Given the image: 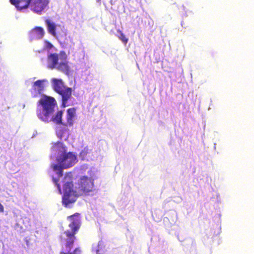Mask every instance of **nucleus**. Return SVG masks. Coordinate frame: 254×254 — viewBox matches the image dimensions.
Here are the masks:
<instances>
[{
  "label": "nucleus",
  "instance_id": "aec40b11",
  "mask_svg": "<svg viewBox=\"0 0 254 254\" xmlns=\"http://www.w3.org/2000/svg\"><path fill=\"white\" fill-rule=\"evenodd\" d=\"M46 45H47V47L49 49H51L53 47V45L49 42H47Z\"/></svg>",
  "mask_w": 254,
  "mask_h": 254
},
{
  "label": "nucleus",
  "instance_id": "0eeeda50",
  "mask_svg": "<svg viewBox=\"0 0 254 254\" xmlns=\"http://www.w3.org/2000/svg\"><path fill=\"white\" fill-rule=\"evenodd\" d=\"M72 187L73 184L70 182L65 183L64 186V193L62 197V202L65 206L76 201V196L72 190Z\"/></svg>",
  "mask_w": 254,
  "mask_h": 254
},
{
  "label": "nucleus",
  "instance_id": "9d476101",
  "mask_svg": "<svg viewBox=\"0 0 254 254\" xmlns=\"http://www.w3.org/2000/svg\"><path fill=\"white\" fill-rule=\"evenodd\" d=\"M46 80H38L36 81L33 86L31 90V93L33 94V97H35L38 94H41L44 89V83Z\"/></svg>",
  "mask_w": 254,
  "mask_h": 254
},
{
  "label": "nucleus",
  "instance_id": "423d86ee",
  "mask_svg": "<svg viewBox=\"0 0 254 254\" xmlns=\"http://www.w3.org/2000/svg\"><path fill=\"white\" fill-rule=\"evenodd\" d=\"M45 23L49 33L64 43L67 35L66 29L60 25H56L50 19H46Z\"/></svg>",
  "mask_w": 254,
  "mask_h": 254
},
{
  "label": "nucleus",
  "instance_id": "f257e3e1",
  "mask_svg": "<svg viewBox=\"0 0 254 254\" xmlns=\"http://www.w3.org/2000/svg\"><path fill=\"white\" fill-rule=\"evenodd\" d=\"M56 105L54 97L43 95L37 104L36 114L38 118L44 122H53L57 125H64L62 122L63 111H58L54 116Z\"/></svg>",
  "mask_w": 254,
  "mask_h": 254
},
{
  "label": "nucleus",
  "instance_id": "7ed1b4c3",
  "mask_svg": "<svg viewBox=\"0 0 254 254\" xmlns=\"http://www.w3.org/2000/svg\"><path fill=\"white\" fill-rule=\"evenodd\" d=\"M74 216L75 215H73L68 217L71 220V223L69 224L70 230H67L64 232L67 237L65 246L67 252H69L73 247L75 239V234L80 227L79 219L77 218H75Z\"/></svg>",
  "mask_w": 254,
  "mask_h": 254
},
{
  "label": "nucleus",
  "instance_id": "f8f14e48",
  "mask_svg": "<svg viewBox=\"0 0 254 254\" xmlns=\"http://www.w3.org/2000/svg\"><path fill=\"white\" fill-rule=\"evenodd\" d=\"M45 34L44 30L41 27H36L33 29L30 32L31 40H38L42 39Z\"/></svg>",
  "mask_w": 254,
  "mask_h": 254
},
{
  "label": "nucleus",
  "instance_id": "dca6fc26",
  "mask_svg": "<svg viewBox=\"0 0 254 254\" xmlns=\"http://www.w3.org/2000/svg\"><path fill=\"white\" fill-rule=\"evenodd\" d=\"M117 32L119 34V35L118 36V37L125 44H126L128 42V39L126 37L124 34L120 30H118Z\"/></svg>",
  "mask_w": 254,
  "mask_h": 254
},
{
  "label": "nucleus",
  "instance_id": "20e7f679",
  "mask_svg": "<svg viewBox=\"0 0 254 254\" xmlns=\"http://www.w3.org/2000/svg\"><path fill=\"white\" fill-rule=\"evenodd\" d=\"M53 86L54 90L62 96V106L65 107L67 101L72 97V89L64 85L62 79H54Z\"/></svg>",
  "mask_w": 254,
  "mask_h": 254
},
{
  "label": "nucleus",
  "instance_id": "6e6552de",
  "mask_svg": "<svg viewBox=\"0 0 254 254\" xmlns=\"http://www.w3.org/2000/svg\"><path fill=\"white\" fill-rule=\"evenodd\" d=\"M60 57V59L62 61L58 64L56 68L65 74H68L70 71V67L68 64V62L66 61L67 56L65 53L64 51L61 52Z\"/></svg>",
  "mask_w": 254,
  "mask_h": 254
},
{
  "label": "nucleus",
  "instance_id": "f3484780",
  "mask_svg": "<svg viewBox=\"0 0 254 254\" xmlns=\"http://www.w3.org/2000/svg\"><path fill=\"white\" fill-rule=\"evenodd\" d=\"M81 250L79 248H75L73 253H67L64 252H61L60 254H81Z\"/></svg>",
  "mask_w": 254,
  "mask_h": 254
},
{
  "label": "nucleus",
  "instance_id": "9b49d317",
  "mask_svg": "<svg viewBox=\"0 0 254 254\" xmlns=\"http://www.w3.org/2000/svg\"><path fill=\"white\" fill-rule=\"evenodd\" d=\"M10 3L19 10L27 8L32 0H9Z\"/></svg>",
  "mask_w": 254,
  "mask_h": 254
},
{
  "label": "nucleus",
  "instance_id": "39448f33",
  "mask_svg": "<svg viewBox=\"0 0 254 254\" xmlns=\"http://www.w3.org/2000/svg\"><path fill=\"white\" fill-rule=\"evenodd\" d=\"M94 179L92 177L82 176L78 184L77 190L80 195H88L95 190Z\"/></svg>",
  "mask_w": 254,
  "mask_h": 254
},
{
  "label": "nucleus",
  "instance_id": "ddd939ff",
  "mask_svg": "<svg viewBox=\"0 0 254 254\" xmlns=\"http://www.w3.org/2000/svg\"><path fill=\"white\" fill-rule=\"evenodd\" d=\"M59 56L56 53L51 54L48 56V67L51 69L55 68L58 64Z\"/></svg>",
  "mask_w": 254,
  "mask_h": 254
},
{
  "label": "nucleus",
  "instance_id": "f03ea898",
  "mask_svg": "<svg viewBox=\"0 0 254 254\" xmlns=\"http://www.w3.org/2000/svg\"><path fill=\"white\" fill-rule=\"evenodd\" d=\"M58 164L52 165L53 170L59 177L63 176V170L72 167L77 162L76 156L71 152L61 154L57 157Z\"/></svg>",
  "mask_w": 254,
  "mask_h": 254
},
{
  "label": "nucleus",
  "instance_id": "4be33fe9",
  "mask_svg": "<svg viewBox=\"0 0 254 254\" xmlns=\"http://www.w3.org/2000/svg\"><path fill=\"white\" fill-rule=\"evenodd\" d=\"M97 2H100L101 0H96Z\"/></svg>",
  "mask_w": 254,
  "mask_h": 254
},
{
  "label": "nucleus",
  "instance_id": "1a4fd4ad",
  "mask_svg": "<svg viewBox=\"0 0 254 254\" xmlns=\"http://www.w3.org/2000/svg\"><path fill=\"white\" fill-rule=\"evenodd\" d=\"M31 3L32 10L36 13H41L48 6L49 0H35Z\"/></svg>",
  "mask_w": 254,
  "mask_h": 254
},
{
  "label": "nucleus",
  "instance_id": "412c9836",
  "mask_svg": "<svg viewBox=\"0 0 254 254\" xmlns=\"http://www.w3.org/2000/svg\"><path fill=\"white\" fill-rule=\"evenodd\" d=\"M4 211V207L3 205L0 203V212H3Z\"/></svg>",
  "mask_w": 254,
  "mask_h": 254
},
{
  "label": "nucleus",
  "instance_id": "a211bd4d",
  "mask_svg": "<svg viewBox=\"0 0 254 254\" xmlns=\"http://www.w3.org/2000/svg\"><path fill=\"white\" fill-rule=\"evenodd\" d=\"M88 153V150L86 148H84L80 152L79 156L83 159Z\"/></svg>",
  "mask_w": 254,
  "mask_h": 254
},
{
  "label": "nucleus",
  "instance_id": "4468645a",
  "mask_svg": "<svg viewBox=\"0 0 254 254\" xmlns=\"http://www.w3.org/2000/svg\"><path fill=\"white\" fill-rule=\"evenodd\" d=\"M76 115V109L70 108L67 110L66 123L64 126H72L73 124L74 118Z\"/></svg>",
  "mask_w": 254,
  "mask_h": 254
},
{
  "label": "nucleus",
  "instance_id": "2eb2a0df",
  "mask_svg": "<svg viewBox=\"0 0 254 254\" xmlns=\"http://www.w3.org/2000/svg\"><path fill=\"white\" fill-rule=\"evenodd\" d=\"M52 149L54 151L58 153H60V152L62 153V154L66 153L65 147L64 146V144L61 142L55 143L53 146Z\"/></svg>",
  "mask_w": 254,
  "mask_h": 254
},
{
  "label": "nucleus",
  "instance_id": "6ab92c4d",
  "mask_svg": "<svg viewBox=\"0 0 254 254\" xmlns=\"http://www.w3.org/2000/svg\"><path fill=\"white\" fill-rule=\"evenodd\" d=\"M53 181L54 182V183L56 184V185L57 186V187L58 188V189L59 190V191H60V193H61V188H60V185L58 183V181H59V180L58 179H53Z\"/></svg>",
  "mask_w": 254,
  "mask_h": 254
}]
</instances>
